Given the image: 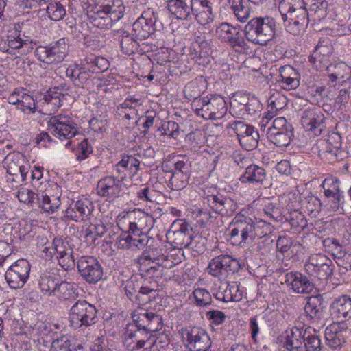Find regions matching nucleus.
<instances>
[{
    "mask_svg": "<svg viewBox=\"0 0 351 351\" xmlns=\"http://www.w3.org/2000/svg\"><path fill=\"white\" fill-rule=\"evenodd\" d=\"M270 223L265 221H254L243 215H237L230 224L228 241L233 245L243 246L256 239H261L271 233Z\"/></svg>",
    "mask_w": 351,
    "mask_h": 351,
    "instance_id": "obj_1",
    "label": "nucleus"
},
{
    "mask_svg": "<svg viewBox=\"0 0 351 351\" xmlns=\"http://www.w3.org/2000/svg\"><path fill=\"white\" fill-rule=\"evenodd\" d=\"M109 66L106 58L89 54L80 59V63L69 65L66 70V76L75 87L88 88L94 83L95 74L106 71Z\"/></svg>",
    "mask_w": 351,
    "mask_h": 351,
    "instance_id": "obj_2",
    "label": "nucleus"
},
{
    "mask_svg": "<svg viewBox=\"0 0 351 351\" xmlns=\"http://www.w3.org/2000/svg\"><path fill=\"white\" fill-rule=\"evenodd\" d=\"M134 332L140 333L141 337H136V347L143 348L146 344L151 345L155 341L152 333L160 330L162 327V317L153 311L141 310L132 315Z\"/></svg>",
    "mask_w": 351,
    "mask_h": 351,
    "instance_id": "obj_3",
    "label": "nucleus"
},
{
    "mask_svg": "<svg viewBox=\"0 0 351 351\" xmlns=\"http://www.w3.org/2000/svg\"><path fill=\"white\" fill-rule=\"evenodd\" d=\"M287 351H321L322 343L317 332L311 327L301 330L295 327L285 342Z\"/></svg>",
    "mask_w": 351,
    "mask_h": 351,
    "instance_id": "obj_4",
    "label": "nucleus"
},
{
    "mask_svg": "<svg viewBox=\"0 0 351 351\" xmlns=\"http://www.w3.org/2000/svg\"><path fill=\"white\" fill-rule=\"evenodd\" d=\"M276 26V21L272 18L256 17L247 22L243 32L248 41L265 46L274 38Z\"/></svg>",
    "mask_w": 351,
    "mask_h": 351,
    "instance_id": "obj_5",
    "label": "nucleus"
},
{
    "mask_svg": "<svg viewBox=\"0 0 351 351\" xmlns=\"http://www.w3.org/2000/svg\"><path fill=\"white\" fill-rule=\"evenodd\" d=\"M117 226L123 232L132 234H147L154 226V218L141 210H132L122 216L119 215Z\"/></svg>",
    "mask_w": 351,
    "mask_h": 351,
    "instance_id": "obj_6",
    "label": "nucleus"
},
{
    "mask_svg": "<svg viewBox=\"0 0 351 351\" xmlns=\"http://www.w3.org/2000/svg\"><path fill=\"white\" fill-rule=\"evenodd\" d=\"M195 113L205 119L217 120L224 117L228 110L226 101L220 95H210L195 99L193 102Z\"/></svg>",
    "mask_w": 351,
    "mask_h": 351,
    "instance_id": "obj_7",
    "label": "nucleus"
},
{
    "mask_svg": "<svg viewBox=\"0 0 351 351\" xmlns=\"http://www.w3.org/2000/svg\"><path fill=\"white\" fill-rule=\"evenodd\" d=\"M97 310L95 306L86 300H77L69 311V322L74 328L88 327L97 322Z\"/></svg>",
    "mask_w": 351,
    "mask_h": 351,
    "instance_id": "obj_8",
    "label": "nucleus"
},
{
    "mask_svg": "<svg viewBox=\"0 0 351 351\" xmlns=\"http://www.w3.org/2000/svg\"><path fill=\"white\" fill-rule=\"evenodd\" d=\"M226 129L230 136H237L244 149L251 151L257 147L260 136L253 126L242 121H232L228 123Z\"/></svg>",
    "mask_w": 351,
    "mask_h": 351,
    "instance_id": "obj_9",
    "label": "nucleus"
},
{
    "mask_svg": "<svg viewBox=\"0 0 351 351\" xmlns=\"http://www.w3.org/2000/svg\"><path fill=\"white\" fill-rule=\"evenodd\" d=\"M306 273L314 281L326 280L333 273L334 265L332 261L322 254H311L304 263Z\"/></svg>",
    "mask_w": 351,
    "mask_h": 351,
    "instance_id": "obj_10",
    "label": "nucleus"
},
{
    "mask_svg": "<svg viewBox=\"0 0 351 351\" xmlns=\"http://www.w3.org/2000/svg\"><path fill=\"white\" fill-rule=\"evenodd\" d=\"M241 269L239 260L228 254H221L212 258L207 267L210 275L220 280L237 273Z\"/></svg>",
    "mask_w": 351,
    "mask_h": 351,
    "instance_id": "obj_11",
    "label": "nucleus"
},
{
    "mask_svg": "<svg viewBox=\"0 0 351 351\" xmlns=\"http://www.w3.org/2000/svg\"><path fill=\"white\" fill-rule=\"evenodd\" d=\"M33 38L25 35V31L19 25L10 30L7 36L8 55L17 56L29 53L33 47Z\"/></svg>",
    "mask_w": 351,
    "mask_h": 351,
    "instance_id": "obj_12",
    "label": "nucleus"
},
{
    "mask_svg": "<svg viewBox=\"0 0 351 351\" xmlns=\"http://www.w3.org/2000/svg\"><path fill=\"white\" fill-rule=\"evenodd\" d=\"M2 163L7 173L13 176V182L26 180L29 165L23 154L19 152H10L5 156Z\"/></svg>",
    "mask_w": 351,
    "mask_h": 351,
    "instance_id": "obj_13",
    "label": "nucleus"
},
{
    "mask_svg": "<svg viewBox=\"0 0 351 351\" xmlns=\"http://www.w3.org/2000/svg\"><path fill=\"white\" fill-rule=\"evenodd\" d=\"M80 276L89 284H95L103 276V268L98 259L93 256H82L77 261Z\"/></svg>",
    "mask_w": 351,
    "mask_h": 351,
    "instance_id": "obj_14",
    "label": "nucleus"
},
{
    "mask_svg": "<svg viewBox=\"0 0 351 351\" xmlns=\"http://www.w3.org/2000/svg\"><path fill=\"white\" fill-rule=\"evenodd\" d=\"M50 132L60 140H69L77 133V125L72 119L61 114L52 117L48 123Z\"/></svg>",
    "mask_w": 351,
    "mask_h": 351,
    "instance_id": "obj_15",
    "label": "nucleus"
},
{
    "mask_svg": "<svg viewBox=\"0 0 351 351\" xmlns=\"http://www.w3.org/2000/svg\"><path fill=\"white\" fill-rule=\"evenodd\" d=\"M166 236L174 248L187 247L192 241V228L188 223L180 220L173 223Z\"/></svg>",
    "mask_w": 351,
    "mask_h": 351,
    "instance_id": "obj_16",
    "label": "nucleus"
},
{
    "mask_svg": "<svg viewBox=\"0 0 351 351\" xmlns=\"http://www.w3.org/2000/svg\"><path fill=\"white\" fill-rule=\"evenodd\" d=\"M30 264L25 259H20L10 265L5 274V278L12 289L24 286L29 278Z\"/></svg>",
    "mask_w": 351,
    "mask_h": 351,
    "instance_id": "obj_17",
    "label": "nucleus"
},
{
    "mask_svg": "<svg viewBox=\"0 0 351 351\" xmlns=\"http://www.w3.org/2000/svg\"><path fill=\"white\" fill-rule=\"evenodd\" d=\"M282 16L284 19L286 30L295 36L302 34L311 20L307 8L289 12L282 14Z\"/></svg>",
    "mask_w": 351,
    "mask_h": 351,
    "instance_id": "obj_18",
    "label": "nucleus"
},
{
    "mask_svg": "<svg viewBox=\"0 0 351 351\" xmlns=\"http://www.w3.org/2000/svg\"><path fill=\"white\" fill-rule=\"evenodd\" d=\"M339 184L340 181L338 178L328 176L324 180L321 184L331 211H337L342 208L343 195L340 190Z\"/></svg>",
    "mask_w": 351,
    "mask_h": 351,
    "instance_id": "obj_19",
    "label": "nucleus"
},
{
    "mask_svg": "<svg viewBox=\"0 0 351 351\" xmlns=\"http://www.w3.org/2000/svg\"><path fill=\"white\" fill-rule=\"evenodd\" d=\"M183 335L189 351H207L211 346L209 335L199 327L186 329Z\"/></svg>",
    "mask_w": 351,
    "mask_h": 351,
    "instance_id": "obj_20",
    "label": "nucleus"
},
{
    "mask_svg": "<svg viewBox=\"0 0 351 351\" xmlns=\"http://www.w3.org/2000/svg\"><path fill=\"white\" fill-rule=\"evenodd\" d=\"M204 199L215 214L221 216L230 215L237 208L236 202L221 193L207 195Z\"/></svg>",
    "mask_w": 351,
    "mask_h": 351,
    "instance_id": "obj_21",
    "label": "nucleus"
},
{
    "mask_svg": "<svg viewBox=\"0 0 351 351\" xmlns=\"http://www.w3.org/2000/svg\"><path fill=\"white\" fill-rule=\"evenodd\" d=\"M156 18L152 10L143 12L132 25L136 37L142 40L147 38L157 29Z\"/></svg>",
    "mask_w": 351,
    "mask_h": 351,
    "instance_id": "obj_22",
    "label": "nucleus"
},
{
    "mask_svg": "<svg viewBox=\"0 0 351 351\" xmlns=\"http://www.w3.org/2000/svg\"><path fill=\"white\" fill-rule=\"evenodd\" d=\"M216 34L236 50L247 48V43L239 29L227 23H222L217 27Z\"/></svg>",
    "mask_w": 351,
    "mask_h": 351,
    "instance_id": "obj_23",
    "label": "nucleus"
},
{
    "mask_svg": "<svg viewBox=\"0 0 351 351\" xmlns=\"http://www.w3.org/2000/svg\"><path fill=\"white\" fill-rule=\"evenodd\" d=\"M60 195L59 186L53 184L51 186V190L47 189L45 192L38 193L39 199L36 204L45 212L53 213L61 205Z\"/></svg>",
    "mask_w": 351,
    "mask_h": 351,
    "instance_id": "obj_24",
    "label": "nucleus"
},
{
    "mask_svg": "<svg viewBox=\"0 0 351 351\" xmlns=\"http://www.w3.org/2000/svg\"><path fill=\"white\" fill-rule=\"evenodd\" d=\"M314 280L300 272H289L285 275V283L293 291L299 294H308L314 287Z\"/></svg>",
    "mask_w": 351,
    "mask_h": 351,
    "instance_id": "obj_25",
    "label": "nucleus"
},
{
    "mask_svg": "<svg viewBox=\"0 0 351 351\" xmlns=\"http://www.w3.org/2000/svg\"><path fill=\"white\" fill-rule=\"evenodd\" d=\"M52 250L57 254L58 263L64 270L75 266L73 250L67 241L60 238H55L53 241Z\"/></svg>",
    "mask_w": 351,
    "mask_h": 351,
    "instance_id": "obj_26",
    "label": "nucleus"
},
{
    "mask_svg": "<svg viewBox=\"0 0 351 351\" xmlns=\"http://www.w3.org/2000/svg\"><path fill=\"white\" fill-rule=\"evenodd\" d=\"M304 311L306 317L313 324L321 326L325 324V311L321 295L310 296L304 306Z\"/></svg>",
    "mask_w": 351,
    "mask_h": 351,
    "instance_id": "obj_27",
    "label": "nucleus"
},
{
    "mask_svg": "<svg viewBox=\"0 0 351 351\" xmlns=\"http://www.w3.org/2000/svg\"><path fill=\"white\" fill-rule=\"evenodd\" d=\"M93 203L88 199L73 201L66 210V217L76 222L86 220L92 213Z\"/></svg>",
    "mask_w": 351,
    "mask_h": 351,
    "instance_id": "obj_28",
    "label": "nucleus"
},
{
    "mask_svg": "<svg viewBox=\"0 0 351 351\" xmlns=\"http://www.w3.org/2000/svg\"><path fill=\"white\" fill-rule=\"evenodd\" d=\"M122 189V181L114 176L101 179L97 185V193L101 197L114 199L119 196Z\"/></svg>",
    "mask_w": 351,
    "mask_h": 351,
    "instance_id": "obj_29",
    "label": "nucleus"
},
{
    "mask_svg": "<svg viewBox=\"0 0 351 351\" xmlns=\"http://www.w3.org/2000/svg\"><path fill=\"white\" fill-rule=\"evenodd\" d=\"M324 122V115L317 107L306 108L301 115V124L306 130L313 131L319 129L321 132Z\"/></svg>",
    "mask_w": 351,
    "mask_h": 351,
    "instance_id": "obj_30",
    "label": "nucleus"
},
{
    "mask_svg": "<svg viewBox=\"0 0 351 351\" xmlns=\"http://www.w3.org/2000/svg\"><path fill=\"white\" fill-rule=\"evenodd\" d=\"M347 327L343 323H334L326 327L325 338L327 345L332 349L341 347L345 342Z\"/></svg>",
    "mask_w": 351,
    "mask_h": 351,
    "instance_id": "obj_31",
    "label": "nucleus"
},
{
    "mask_svg": "<svg viewBox=\"0 0 351 351\" xmlns=\"http://www.w3.org/2000/svg\"><path fill=\"white\" fill-rule=\"evenodd\" d=\"M210 51L208 43L204 38L198 37L191 43L189 49V56L198 64L204 65L210 62Z\"/></svg>",
    "mask_w": 351,
    "mask_h": 351,
    "instance_id": "obj_32",
    "label": "nucleus"
},
{
    "mask_svg": "<svg viewBox=\"0 0 351 351\" xmlns=\"http://www.w3.org/2000/svg\"><path fill=\"white\" fill-rule=\"evenodd\" d=\"M139 169V159L133 156H126L115 165L114 171L123 182L128 176L132 178L137 175Z\"/></svg>",
    "mask_w": 351,
    "mask_h": 351,
    "instance_id": "obj_33",
    "label": "nucleus"
},
{
    "mask_svg": "<svg viewBox=\"0 0 351 351\" xmlns=\"http://www.w3.org/2000/svg\"><path fill=\"white\" fill-rule=\"evenodd\" d=\"M167 7L170 14L178 20L191 21L193 18L190 3L186 0H167Z\"/></svg>",
    "mask_w": 351,
    "mask_h": 351,
    "instance_id": "obj_34",
    "label": "nucleus"
},
{
    "mask_svg": "<svg viewBox=\"0 0 351 351\" xmlns=\"http://www.w3.org/2000/svg\"><path fill=\"white\" fill-rule=\"evenodd\" d=\"M267 179L266 170L257 165L250 164L245 167V171L239 178L243 184H263Z\"/></svg>",
    "mask_w": 351,
    "mask_h": 351,
    "instance_id": "obj_35",
    "label": "nucleus"
},
{
    "mask_svg": "<svg viewBox=\"0 0 351 351\" xmlns=\"http://www.w3.org/2000/svg\"><path fill=\"white\" fill-rule=\"evenodd\" d=\"M330 86L341 84L350 79V68L344 62L332 64L326 71Z\"/></svg>",
    "mask_w": 351,
    "mask_h": 351,
    "instance_id": "obj_36",
    "label": "nucleus"
},
{
    "mask_svg": "<svg viewBox=\"0 0 351 351\" xmlns=\"http://www.w3.org/2000/svg\"><path fill=\"white\" fill-rule=\"evenodd\" d=\"M330 314L337 319L351 318V298L342 295L335 299L330 305Z\"/></svg>",
    "mask_w": 351,
    "mask_h": 351,
    "instance_id": "obj_37",
    "label": "nucleus"
},
{
    "mask_svg": "<svg viewBox=\"0 0 351 351\" xmlns=\"http://www.w3.org/2000/svg\"><path fill=\"white\" fill-rule=\"evenodd\" d=\"M278 82L284 89H295L300 84L299 73L291 66H282Z\"/></svg>",
    "mask_w": 351,
    "mask_h": 351,
    "instance_id": "obj_38",
    "label": "nucleus"
},
{
    "mask_svg": "<svg viewBox=\"0 0 351 351\" xmlns=\"http://www.w3.org/2000/svg\"><path fill=\"white\" fill-rule=\"evenodd\" d=\"M53 296L60 301H73L78 296L77 286L73 282L60 280Z\"/></svg>",
    "mask_w": 351,
    "mask_h": 351,
    "instance_id": "obj_39",
    "label": "nucleus"
},
{
    "mask_svg": "<svg viewBox=\"0 0 351 351\" xmlns=\"http://www.w3.org/2000/svg\"><path fill=\"white\" fill-rule=\"evenodd\" d=\"M117 36L120 41L121 50L123 53L132 55L139 51L138 42L128 32L119 29L117 31Z\"/></svg>",
    "mask_w": 351,
    "mask_h": 351,
    "instance_id": "obj_40",
    "label": "nucleus"
},
{
    "mask_svg": "<svg viewBox=\"0 0 351 351\" xmlns=\"http://www.w3.org/2000/svg\"><path fill=\"white\" fill-rule=\"evenodd\" d=\"M51 61L53 64L62 62L69 52V44L64 38L49 44Z\"/></svg>",
    "mask_w": 351,
    "mask_h": 351,
    "instance_id": "obj_41",
    "label": "nucleus"
},
{
    "mask_svg": "<svg viewBox=\"0 0 351 351\" xmlns=\"http://www.w3.org/2000/svg\"><path fill=\"white\" fill-rule=\"evenodd\" d=\"M191 13L193 17H197L201 13H206L207 21L213 20V3L210 0H190Z\"/></svg>",
    "mask_w": 351,
    "mask_h": 351,
    "instance_id": "obj_42",
    "label": "nucleus"
},
{
    "mask_svg": "<svg viewBox=\"0 0 351 351\" xmlns=\"http://www.w3.org/2000/svg\"><path fill=\"white\" fill-rule=\"evenodd\" d=\"M60 280L55 274H44L39 280V287L47 296H53Z\"/></svg>",
    "mask_w": 351,
    "mask_h": 351,
    "instance_id": "obj_43",
    "label": "nucleus"
},
{
    "mask_svg": "<svg viewBox=\"0 0 351 351\" xmlns=\"http://www.w3.org/2000/svg\"><path fill=\"white\" fill-rule=\"evenodd\" d=\"M328 3L326 0H312L308 13L314 22H320L327 15Z\"/></svg>",
    "mask_w": 351,
    "mask_h": 351,
    "instance_id": "obj_44",
    "label": "nucleus"
},
{
    "mask_svg": "<svg viewBox=\"0 0 351 351\" xmlns=\"http://www.w3.org/2000/svg\"><path fill=\"white\" fill-rule=\"evenodd\" d=\"M228 3L239 21L244 22L250 17V10L243 0H228Z\"/></svg>",
    "mask_w": 351,
    "mask_h": 351,
    "instance_id": "obj_45",
    "label": "nucleus"
},
{
    "mask_svg": "<svg viewBox=\"0 0 351 351\" xmlns=\"http://www.w3.org/2000/svg\"><path fill=\"white\" fill-rule=\"evenodd\" d=\"M248 102V97L241 92H237L230 99V110L232 113L243 116V110Z\"/></svg>",
    "mask_w": 351,
    "mask_h": 351,
    "instance_id": "obj_46",
    "label": "nucleus"
},
{
    "mask_svg": "<svg viewBox=\"0 0 351 351\" xmlns=\"http://www.w3.org/2000/svg\"><path fill=\"white\" fill-rule=\"evenodd\" d=\"M23 95L19 106L17 107L18 109L27 114H34L36 111L43 113L42 110L39 109L38 104L33 97L27 93L26 89H24Z\"/></svg>",
    "mask_w": 351,
    "mask_h": 351,
    "instance_id": "obj_47",
    "label": "nucleus"
},
{
    "mask_svg": "<svg viewBox=\"0 0 351 351\" xmlns=\"http://www.w3.org/2000/svg\"><path fill=\"white\" fill-rule=\"evenodd\" d=\"M134 328V324H128L125 327V331L123 335L124 346L129 351L140 349L136 347V337H141L140 333H135Z\"/></svg>",
    "mask_w": 351,
    "mask_h": 351,
    "instance_id": "obj_48",
    "label": "nucleus"
},
{
    "mask_svg": "<svg viewBox=\"0 0 351 351\" xmlns=\"http://www.w3.org/2000/svg\"><path fill=\"white\" fill-rule=\"evenodd\" d=\"M281 14L295 10L306 9L304 0H282L278 6Z\"/></svg>",
    "mask_w": 351,
    "mask_h": 351,
    "instance_id": "obj_49",
    "label": "nucleus"
},
{
    "mask_svg": "<svg viewBox=\"0 0 351 351\" xmlns=\"http://www.w3.org/2000/svg\"><path fill=\"white\" fill-rule=\"evenodd\" d=\"M104 8L108 10L109 13L113 16L114 21H117L123 16L124 9L121 0H105L103 3Z\"/></svg>",
    "mask_w": 351,
    "mask_h": 351,
    "instance_id": "obj_50",
    "label": "nucleus"
},
{
    "mask_svg": "<svg viewBox=\"0 0 351 351\" xmlns=\"http://www.w3.org/2000/svg\"><path fill=\"white\" fill-rule=\"evenodd\" d=\"M64 96L58 92H49L43 95V99L50 111H56L62 106V97Z\"/></svg>",
    "mask_w": 351,
    "mask_h": 351,
    "instance_id": "obj_51",
    "label": "nucleus"
},
{
    "mask_svg": "<svg viewBox=\"0 0 351 351\" xmlns=\"http://www.w3.org/2000/svg\"><path fill=\"white\" fill-rule=\"evenodd\" d=\"M49 17L53 21H60L66 14L64 7L60 3L51 2L45 8Z\"/></svg>",
    "mask_w": 351,
    "mask_h": 351,
    "instance_id": "obj_52",
    "label": "nucleus"
},
{
    "mask_svg": "<svg viewBox=\"0 0 351 351\" xmlns=\"http://www.w3.org/2000/svg\"><path fill=\"white\" fill-rule=\"evenodd\" d=\"M293 132L267 134V138L278 147H287L291 142Z\"/></svg>",
    "mask_w": 351,
    "mask_h": 351,
    "instance_id": "obj_53",
    "label": "nucleus"
},
{
    "mask_svg": "<svg viewBox=\"0 0 351 351\" xmlns=\"http://www.w3.org/2000/svg\"><path fill=\"white\" fill-rule=\"evenodd\" d=\"M189 173L173 172L169 183L173 190H181L187 186L189 183Z\"/></svg>",
    "mask_w": 351,
    "mask_h": 351,
    "instance_id": "obj_54",
    "label": "nucleus"
},
{
    "mask_svg": "<svg viewBox=\"0 0 351 351\" xmlns=\"http://www.w3.org/2000/svg\"><path fill=\"white\" fill-rule=\"evenodd\" d=\"M330 57L312 54L309 58L310 62L319 71H326L332 64L330 63Z\"/></svg>",
    "mask_w": 351,
    "mask_h": 351,
    "instance_id": "obj_55",
    "label": "nucleus"
},
{
    "mask_svg": "<svg viewBox=\"0 0 351 351\" xmlns=\"http://www.w3.org/2000/svg\"><path fill=\"white\" fill-rule=\"evenodd\" d=\"M193 296L197 305L207 306L212 303L211 294L204 288H197L193 291Z\"/></svg>",
    "mask_w": 351,
    "mask_h": 351,
    "instance_id": "obj_56",
    "label": "nucleus"
},
{
    "mask_svg": "<svg viewBox=\"0 0 351 351\" xmlns=\"http://www.w3.org/2000/svg\"><path fill=\"white\" fill-rule=\"evenodd\" d=\"M16 197L21 202L27 203L32 206L36 204V201L39 199L38 193H35L25 187H21L19 189Z\"/></svg>",
    "mask_w": 351,
    "mask_h": 351,
    "instance_id": "obj_57",
    "label": "nucleus"
},
{
    "mask_svg": "<svg viewBox=\"0 0 351 351\" xmlns=\"http://www.w3.org/2000/svg\"><path fill=\"white\" fill-rule=\"evenodd\" d=\"M132 250H143L149 244L152 245L154 239L147 236V234H133Z\"/></svg>",
    "mask_w": 351,
    "mask_h": 351,
    "instance_id": "obj_58",
    "label": "nucleus"
},
{
    "mask_svg": "<svg viewBox=\"0 0 351 351\" xmlns=\"http://www.w3.org/2000/svg\"><path fill=\"white\" fill-rule=\"evenodd\" d=\"M141 271L145 273V276H148L153 278H163L165 280H170L173 277V274L167 275V273H163V269H161L160 265H154L148 268H145L143 265L141 266Z\"/></svg>",
    "mask_w": 351,
    "mask_h": 351,
    "instance_id": "obj_59",
    "label": "nucleus"
},
{
    "mask_svg": "<svg viewBox=\"0 0 351 351\" xmlns=\"http://www.w3.org/2000/svg\"><path fill=\"white\" fill-rule=\"evenodd\" d=\"M193 215L198 222L204 226L213 222V219L216 218L207 208H196L193 210Z\"/></svg>",
    "mask_w": 351,
    "mask_h": 351,
    "instance_id": "obj_60",
    "label": "nucleus"
},
{
    "mask_svg": "<svg viewBox=\"0 0 351 351\" xmlns=\"http://www.w3.org/2000/svg\"><path fill=\"white\" fill-rule=\"evenodd\" d=\"M34 53L38 61L47 64H52L49 45L36 47Z\"/></svg>",
    "mask_w": 351,
    "mask_h": 351,
    "instance_id": "obj_61",
    "label": "nucleus"
},
{
    "mask_svg": "<svg viewBox=\"0 0 351 351\" xmlns=\"http://www.w3.org/2000/svg\"><path fill=\"white\" fill-rule=\"evenodd\" d=\"M156 152L152 146H147L146 148L141 149L138 153L140 163L142 162L147 166H151L154 163Z\"/></svg>",
    "mask_w": 351,
    "mask_h": 351,
    "instance_id": "obj_62",
    "label": "nucleus"
},
{
    "mask_svg": "<svg viewBox=\"0 0 351 351\" xmlns=\"http://www.w3.org/2000/svg\"><path fill=\"white\" fill-rule=\"evenodd\" d=\"M155 291L147 287H139L138 293L136 295V302L141 304H145L151 300V298L154 297Z\"/></svg>",
    "mask_w": 351,
    "mask_h": 351,
    "instance_id": "obj_63",
    "label": "nucleus"
},
{
    "mask_svg": "<svg viewBox=\"0 0 351 351\" xmlns=\"http://www.w3.org/2000/svg\"><path fill=\"white\" fill-rule=\"evenodd\" d=\"M71 341L67 337H62L53 341L51 351H71Z\"/></svg>",
    "mask_w": 351,
    "mask_h": 351,
    "instance_id": "obj_64",
    "label": "nucleus"
}]
</instances>
